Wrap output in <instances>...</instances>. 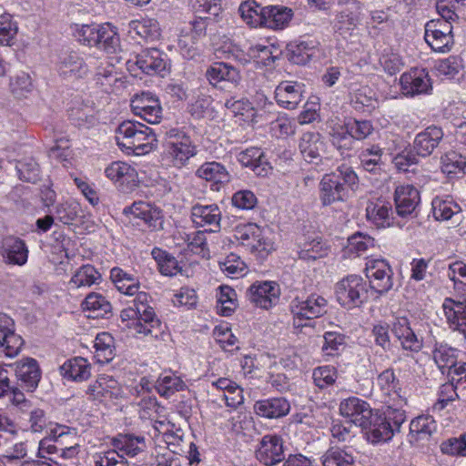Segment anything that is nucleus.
Here are the masks:
<instances>
[{"mask_svg":"<svg viewBox=\"0 0 466 466\" xmlns=\"http://www.w3.org/2000/svg\"><path fill=\"white\" fill-rule=\"evenodd\" d=\"M97 38L96 46L108 53L115 52L119 44V37L109 24L100 25Z\"/></svg>","mask_w":466,"mask_h":466,"instance_id":"nucleus-49","label":"nucleus"},{"mask_svg":"<svg viewBox=\"0 0 466 466\" xmlns=\"http://www.w3.org/2000/svg\"><path fill=\"white\" fill-rule=\"evenodd\" d=\"M258 415L268 419H278L286 416L290 410L289 402L285 398H271L258 400L254 405Z\"/></svg>","mask_w":466,"mask_h":466,"instance_id":"nucleus-29","label":"nucleus"},{"mask_svg":"<svg viewBox=\"0 0 466 466\" xmlns=\"http://www.w3.org/2000/svg\"><path fill=\"white\" fill-rule=\"evenodd\" d=\"M313 55V47L307 42H291L287 46V57L296 65L307 64Z\"/></svg>","mask_w":466,"mask_h":466,"instance_id":"nucleus-46","label":"nucleus"},{"mask_svg":"<svg viewBox=\"0 0 466 466\" xmlns=\"http://www.w3.org/2000/svg\"><path fill=\"white\" fill-rule=\"evenodd\" d=\"M13 366H15V375L21 380L22 386L27 390L33 391L38 386L41 378L37 361L33 358H25Z\"/></svg>","mask_w":466,"mask_h":466,"instance_id":"nucleus-23","label":"nucleus"},{"mask_svg":"<svg viewBox=\"0 0 466 466\" xmlns=\"http://www.w3.org/2000/svg\"><path fill=\"white\" fill-rule=\"evenodd\" d=\"M106 176L119 183L126 189L132 190L138 185V175L135 167L122 161L113 162L105 170Z\"/></svg>","mask_w":466,"mask_h":466,"instance_id":"nucleus-20","label":"nucleus"},{"mask_svg":"<svg viewBox=\"0 0 466 466\" xmlns=\"http://www.w3.org/2000/svg\"><path fill=\"white\" fill-rule=\"evenodd\" d=\"M337 175H324L319 183V199L323 206H329L335 202L344 201L349 192L339 181Z\"/></svg>","mask_w":466,"mask_h":466,"instance_id":"nucleus-21","label":"nucleus"},{"mask_svg":"<svg viewBox=\"0 0 466 466\" xmlns=\"http://www.w3.org/2000/svg\"><path fill=\"white\" fill-rule=\"evenodd\" d=\"M382 150L379 146H371L362 150L360 158L362 167L370 172H376L381 161Z\"/></svg>","mask_w":466,"mask_h":466,"instance_id":"nucleus-61","label":"nucleus"},{"mask_svg":"<svg viewBox=\"0 0 466 466\" xmlns=\"http://www.w3.org/2000/svg\"><path fill=\"white\" fill-rule=\"evenodd\" d=\"M266 6H262L255 0H246L241 3L238 7L243 21L251 27H258L263 25L265 19Z\"/></svg>","mask_w":466,"mask_h":466,"instance_id":"nucleus-38","label":"nucleus"},{"mask_svg":"<svg viewBox=\"0 0 466 466\" xmlns=\"http://www.w3.org/2000/svg\"><path fill=\"white\" fill-rule=\"evenodd\" d=\"M256 458L266 466H272L285 459L283 441L277 435H265L256 450Z\"/></svg>","mask_w":466,"mask_h":466,"instance_id":"nucleus-14","label":"nucleus"},{"mask_svg":"<svg viewBox=\"0 0 466 466\" xmlns=\"http://www.w3.org/2000/svg\"><path fill=\"white\" fill-rule=\"evenodd\" d=\"M354 457L339 448H330L322 456L323 466H350Z\"/></svg>","mask_w":466,"mask_h":466,"instance_id":"nucleus-53","label":"nucleus"},{"mask_svg":"<svg viewBox=\"0 0 466 466\" xmlns=\"http://www.w3.org/2000/svg\"><path fill=\"white\" fill-rule=\"evenodd\" d=\"M361 428L366 431L367 439L372 443L387 441L394 435L390 421L378 411L371 410L368 418L361 421Z\"/></svg>","mask_w":466,"mask_h":466,"instance_id":"nucleus-12","label":"nucleus"},{"mask_svg":"<svg viewBox=\"0 0 466 466\" xmlns=\"http://www.w3.org/2000/svg\"><path fill=\"white\" fill-rule=\"evenodd\" d=\"M264 12L266 17L262 26L271 29H282L293 15L292 10L286 6L268 5Z\"/></svg>","mask_w":466,"mask_h":466,"instance_id":"nucleus-36","label":"nucleus"},{"mask_svg":"<svg viewBox=\"0 0 466 466\" xmlns=\"http://www.w3.org/2000/svg\"><path fill=\"white\" fill-rule=\"evenodd\" d=\"M95 359L99 363H108L114 359L115 348L114 339L107 332H102L96 335L94 341Z\"/></svg>","mask_w":466,"mask_h":466,"instance_id":"nucleus-42","label":"nucleus"},{"mask_svg":"<svg viewBox=\"0 0 466 466\" xmlns=\"http://www.w3.org/2000/svg\"><path fill=\"white\" fill-rule=\"evenodd\" d=\"M114 446L126 455L135 457L146 449V442L144 437L123 435L114 441Z\"/></svg>","mask_w":466,"mask_h":466,"instance_id":"nucleus-45","label":"nucleus"},{"mask_svg":"<svg viewBox=\"0 0 466 466\" xmlns=\"http://www.w3.org/2000/svg\"><path fill=\"white\" fill-rule=\"evenodd\" d=\"M245 249L259 258L267 257L274 249V243L268 237V230L261 228L259 238H254L250 246H247Z\"/></svg>","mask_w":466,"mask_h":466,"instance_id":"nucleus-50","label":"nucleus"},{"mask_svg":"<svg viewBox=\"0 0 466 466\" xmlns=\"http://www.w3.org/2000/svg\"><path fill=\"white\" fill-rule=\"evenodd\" d=\"M23 345V338L15 333L14 319L5 313H0V354L15 358L21 351Z\"/></svg>","mask_w":466,"mask_h":466,"instance_id":"nucleus-8","label":"nucleus"},{"mask_svg":"<svg viewBox=\"0 0 466 466\" xmlns=\"http://www.w3.org/2000/svg\"><path fill=\"white\" fill-rule=\"evenodd\" d=\"M135 65L145 74H161L167 70L166 56L157 48L145 49L136 56Z\"/></svg>","mask_w":466,"mask_h":466,"instance_id":"nucleus-18","label":"nucleus"},{"mask_svg":"<svg viewBox=\"0 0 466 466\" xmlns=\"http://www.w3.org/2000/svg\"><path fill=\"white\" fill-rule=\"evenodd\" d=\"M164 157L173 167H182L198 153L191 137L183 129L170 128L165 133Z\"/></svg>","mask_w":466,"mask_h":466,"instance_id":"nucleus-3","label":"nucleus"},{"mask_svg":"<svg viewBox=\"0 0 466 466\" xmlns=\"http://www.w3.org/2000/svg\"><path fill=\"white\" fill-rule=\"evenodd\" d=\"M261 227L254 223H248L237 226L233 230V237L240 246L246 248L250 246L254 238H259Z\"/></svg>","mask_w":466,"mask_h":466,"instance_id":"nucleus-52","label":"nucleus"},{"mask_svg":"<svg viewBox=\"0 0 466 466\" xmlns=\"http://www.w3.org/2000/svg\"><path fill=\"white\" fill-rule=\"evenodd\" d=\"M299 149L303 158L309 163L320 159L324 150L321 135L319 132L303 133L299 142Z\"/></svg>","mask_w":466,"mask_h":466,"instance_id":"nucleus-27","label":"nucleus"},{"mask_svg":"<svg viewBox=\"0 0 466 466\" xmlns=\"http://www.w3.org/2000/svg\"><path fill=\"white\" fill-rule=\"evenodd\" d=\"M134 29L146 41H154L159 36V26L156 20L144 19L135 22Z\"/></svg>","mask_w":466,"mask_h":466,"instance_id":"nucleus-63","label":"nucleus"},{"mask_svg":"<svg viewBox=\"0 0 466 466\" xmlns=\"http://www.w3.org/2000/svg\"><path fill=\"white\" fill-rule=\"evenodd\" d=\"M123 214L132 215L134 218L142 219L148 228L153 229L162 228L163 216L161 210L152 207L147 202H134L131 206L124 208Z\"/></svg>","mask_w":466,"mask_h":466,"instance_id":"nucleus-19","label":"nucleus"},{"mask_svg":"<svg viewBox=\"0 0 466 466\" xmlns=\"http://www.w3.org/2000/svg\"><path fill=\"white\" fill-rule=\"evenodd\" d=\"M302 86L299 83L281 82L275 90L277 103L286 109H294L302 100Z\"/></svg>","mask_w":466,"mask_h":466,"instance_id":"nucleus-25","label":"nucleus"},{"mask_svg":"<svg viewBox=\"0 0 466 466\" xmlns=\"http://www.w3.org/2000/svg\"><path fill=\"white\" fill-rule=\"evenodd\" d=\"M289 307L293 314V325L299 328L307 325L303 323V320L313 319L324 315L327 312L328 302L323 297L312 294L306 299L295 298Z\"/></svg>","mask_w":466,"mask_h":466,"instance_id":"nucleus-5","label":"nucleus"},{"mask_svg":"<svg viewBox=\"0 0 466 466\" xmlns=\"http://www.w3.org/2000/svg\"><path fill=\"white\" fill-rule=\"evenodd\" d=\"M312 378L315 385L322 390L335 383L338 378V373L334 367L322 366L318 367L313 370Z\"/></svg>","mask_w":466,"mask_h":466,"instance_id":"nucleus-59","label":"nucleus"},{"mask_svg":"<svg viewBox=\"0 0 466 466\" xmlns=\"http://www.w3.org/2000/svg\"><path fill=\"white\" fill-rule=\"evenodd\" d=\"M247 297L256 307L268 309L278 303L279 288L271 281L256 282L248 288Z\"/></svg>","mask_w":466,"mask_h":466,"instance_id":"nucleus-13","label":"nucleus"},{"mask_svg":"<svg viewBox=\"0 0 466 466\" xmlns=\"http://www.w3.org/2000/svg\"><path fill=\"white\" fill-rule=\"evenodd\" d=\"M420 200L418 189L411 185H402L395 189L394 201L396 211L400 217L410 215L419 205Z\"/></svg>","mask_w":466,"mask_h":466,"instance_id":"nucleus-22","label":"nucleus"},{"mask_svg":"<svg viewBox=\"0 0 466 466\" xmlns=\"http://www.w3.org/2000/svg\"><path fill=\"white\" fill-rule=\"evenodd\" d=\"M360 3L349 0L335 15L332 22L333 30L342 36L350 35L360 22Z\"/></svg>","mask_w":466,"mask_h":466,"instance_id":"nucleus-10","label":"nucleus"},{"mask_svg":"<svg viewBox=\"0 0 466 466\" xmlns=\"http://www.w3.org/2000/svg\"><path fill=\"white\" fill-rule=\"evenodd\" d=\"M95 466H128L123 454L116 450H108L93 455Z\"/></svg>","mask_w":466,"mask_h":466,"instance_id":"nucleus-58","label":"nucleus"},{"mask_svg":"<svg viewBox=\"0 0 466 466\" xmlns=\"http://www.w3.org/2000/svg\"><path fill=\"white\" fill-rule=\"evenodd\" d=\"M345 347V336L333 331L324 334V343L322 351L329 356H334L343 350Z\"/></svg>","mask_w":466,"mask_h":466,"instance_id":"nucleus-62","label":"nucleus"},{"mask_svg":"<svg viewBox=\"0 0 466 466\" xmlns=\"http://www.w3.org/2000/svg\"><path fill=\"white\" fill-rule=\"evenodd\" d=\"M2 255L8 263L22 266L27 261L28 250L22 239L9 236L3 239Z\"/></svg>","mask_w":466,"mask_h":466,"instance_id":"nucleus-30","label":"nucleus"},{"mask_svg":"<svg viewBox=\"0 0 466 466\" xmlns=\"http://www.w3.org/2000/svg\"><path fill=\"white\" fill-rule=\"evenodd\" d=\"M366 277L370 288L378 293H385L392 289V269L385 259L370 258L366 262Z\"/></svg>","mask_w":466,"mask_h":466,"instance_id":"nucleus-6","label":"nucleus"},{"mask_svg":"<svg viewBox=\"0 0 466 466\" xmlns=\"http://www.w3.org/2000/svg\"><path fill=\"white\" fill-rule=\"evenodd\" d=\"M466 158L461 154L451 151L441 157V170L449 176H455L464 170Z\"/></svg>","mask_w":466,"mask_h":466,"instance_id":"nucleus-54","label":"nucleus"},{"mask_svg":"<svg viewBox=\"0 0 466 466\" xmlns=\"http://www.w3.org/2000/svg\"><path fill=\"white\" fill-rule=\"evenodd\" d=\"M433 218L438 221L451 219L461 211L460 206L451 199L436 197L431 202Z\"/></svg>","mask_w":466,"mask_h":466,"instance_id":"nucleus-44","label":"nucleus"},{"mask_svg":"<svg viewBox=\"0 0 466 466\" xmlns=\"http://www.w3.org/2000/svg\"><path fill=\"white\" fill-rule=\"evenodd\" d=\"M432 356L435 363L442 373L451 374V368L455 367L457 350L443 343H435Z\"/></svg>","mask_w":466,"mask_h":466,"instance_id":"nucleus-39","label":"nucleus"},{"mask_svg":"<svg viewBox=\"0 0 466 466\" xmlns=\"http://www.w3.org/2000/svg\"><path fill=\"white\" fill-rule=\"evenodd\" d=\"M142 299H146V294H139L136 303V309H130L133 312L132 317L136 319L130 325L137 338H145L147 341L164 340L167 334L161 321L156 318L154 309L145 304Z\"/></svg>","mask_w":466,"mask_h":466,"instance_id":"nucleus-2","label":"nucleus"},{"mask_svg":"<svg viewBox=\"0 0 466 466\" xmlns=\"http://www.w3.org/2000/svg\"><path fill=\"white\" fill-rule=\"evenodd\" d=\"M444 137L441 127L431 126L416 135L413 141V149L422 157L431 156L439 147Z\"/></svg>","mask_w":466,"mask_h":466,"instance_id":"nucleus-16","label":"nucleus"},{"mask_svg":"<svg viewBox=\"0 0 466 466\" xmlns=\"http://www.w3.org/2000/svg\"><path fill=\"white\" fill-rule=\"evenodd\" d=\"M120 394L121 389L117 380L107 375L98 377L86 390L88 399L98 402L116 399Z\"/></svg>","mask_w":466,"mask_h":466,"instance_id":"nucleus-15","label":"nucleus"},{"mask_svg":"<svg viewBox=\"0 0 466 466\" xmlns=\"http://www.w3.org/2000/svg\"><path fill=\"white\" fill-rule=\"evenodd\" d=\"M436 421L432 416L420 415L410 424V432L418 439H428L436 431Z\"/></svg>","mask_w":466,"mask_h":466,"instance_id":"nucleus-47","label":"nucleus"},{"mask_svg":"<svg viewBox=\"0 0 466 466\" xmlns=\"http://www.w3.org/2000/svg\"><path fill=\"white\" fill-rule=\"evenodd\" d=\"M116 144L135 155L149 153L157 142L156 134L151 127L137 121H124L116 128Z\"/></svg>","mask_w":466,"mask_h":466,"instance_id":"nucleus-1","label":"nucleus"},{"mask_svg":"<svg viewBox=\"0 0 466 466\" xmlns=\"http://www.w3.org/2000/svg\"><path fill=\"white\" fill-rule=\"evenodd\" d=\"M452 26L446 21L431 20L425 25L424 38L436 52H446L453 44Z\"/></svg>","mask_w":466,"mask_h":466,"instance_id":"nucleus-7","label":"nucleus"},{"mask_svg":"<svg viewBox=\"0 0 466 466\" xmlns=\"http://www.w3.org/2000/svg\"><path fill=\"white\" fill-rule=\"evenodd\" d=\"M51 432L53 434L55 442L60 446L59 452L61 457L66 459H72L78 454L79 446L77 443L67 446L69 443L67 439H76V432H70L68 428L64 425H57L51 431Z\"/></svg>","mask_w":466,"mask_h":466,"instance_id":"nucleus-37","label":"nucleus"},{"mask_svg":"<svg viewBox=\"0 0 466 466\" xmlns=\"http://www.w3.org/2000/svg\"><path fill=\"white\" fill-rule=\"evenodd\" d=\"M91 64L89 59L85 60L78 53L70 51L60 55L57 70L63 78L76 80L87 76Z\"/></svg>","mask_w":466,"mask_h":466,"instance_id":"nucleus-9","label":"nucleus"},{"mask_svg":"<svg viewBox=\"0 0 466 466\" xmlns=\"http://www.w3.org/2000/svg\"><path fill=\"white\" fill-rule=\"evenodd\" d=\"M153 258L157 263L159 271L166 276H174L179 271L177 259L158 248H155L151 251Z\"/></svg>","mask_w":466,"mask_h":466,"instance_id":"nucleus-48","label":"nucleus"},{"mask_svg":"<svg viewBox=\"0 0 466 466\" xmlns=\"http://www.w3.org/2000/svg\"><path fill=\"white\" fill-rule=\"evenodd\" d=\"M337 301L344 308L360 307L368 299V286L360 276L350 275L336 284Z\"/></svg>","mask_w":466,"mask_h":466,"instance_id":"nucleus-4","label":"nucleus"},{"mask_svg":"<svg viewBox=\"0 0 466 466\" xmlns=\"http://www.w3.org/2000/svg\"><path fill=\"white\" fill-rule=\"evenodd\" d=\"M400 82L406 96L424 94L431 88L428 73L424 69L413 68L402 74Z\"/></svg>","mask_w":466,"mask_h":466,"instance_id":"nucleus-17","label":"nucleus"},{"mask_svg":"<svg viewBox=\"0 0 466 466\" xmlns=\"http://www.w3.org/2000/svg\"><path fill=\"white\" fill-rule=\"evenodd\" d=\"M329 175H337L339 177V181L347 192L354 191L358 187L359 177L353 168L346 164H342L337 169Z\"/></svg>","mask_w":466,"mask_h":466,"instance_id":"nucleus-60","label":"nucleus"},{"mask_svg":"<svg viewBox=\"0 0 466 466\" xmlns=\"http://www.w3.org/2000/svg\"><path fill=\"white\" fill-rule=\"evenodd\" d=\"M450 327L466 337V300L456 302L446 299L442 305Z\"/></svg>","mask_w":466,"mask_h":466,"instance_id":"nucleus-31","label":"nucleus"},{"mask_svg":"<svg viewBox=\"0 0 466 466\" xmlns=\"http://www.w3.org/2000/svg\"><path fill=\"white\" fill-rule=\"evenodd\" d=\"M192 221L198 227L210 226V231L220 228L221 212L217 205H195L191 211Z\"/></svg>","mask_w":466,"mask_h":466,"instance_id":"nucleus-26","label":"nucleus"},{"mask_svg":"<svg viewBox=\"0 0 466 466\" xmlns=\"http://www.w3.org/2000/svg\"><path fill=\"white\" fill-rule=\"evenodd\" d=\"M83 307L85 309L97 312L96 317L104 316L112 309L111 303L104 296L96 292L86 297Z\"/></svg>","mask_w":466,"mask_h":466,"instance_id":"nucleus-57","label":"nucleus"},{"mask_svg":"<svg viewBox=\"0 0 466 466\" xmlns=\"http://www.w3.org/2000/svg\"><path fill=\"white\" fill-rule=\"evenodd\" d=\"M206 76L213 86H217L221 81L236 85L241 78L239 71L236 67L224 62H217L210 66L206 72Z\"/></svg>","mask_w":466,"mask_h":466,"instance_id":"nucleus-33","label":"nucleus"},{"mask_svg":"<svg viewBox=\"0 0 466 466\" xmlns=\"http://www.w3.org/2000/svg\"><path fill=\"white\" fill-rule=\"evenodd\" d=\"M81 211L80 205L74 200H68L56 206V218L66 225H70L78 218Z\"/></svg>","mask_w":466,"mask_h":466,"instance_id":"nucleus-56","label":"nucleus"},{"mask_svg":"<svg viewBox=\"0 0 466 466\" xmlns=\"http://www.w3.org/2000/svg\"><path fill=\"white\" fill-rule=\"evenodd\" d=\"M392 333L400 341L401 346L406 350L418 352L422 348V341L410 327L409 320L406 318H400L393 323Z\"/></svg>","mask_w":466,"mask_h":466,"instance_id":"nucleus-28","label":"nucleus"},{"mask_svg":"<svg viewBox=\"0 0 466 466\" xmlns=\"http://www.w3.org/2000/svg\"><path fill=\"white\" fill-rule=\"evenodd\" d=\"M61 373L72 380H84L90 376V365L84 358H74L61 366Z\"/></svg>","mask_w":466,"mask_h":466,"instance_id":"nucleus-40","label":"nucleus"},{"mask_svg":"<svg viewBox=\"0 0 466 466\" xmlns=\"http://www.w3.org/2000/svg\"><path fill=\"white\" fill-rule=\"evenodd\" d=\"M350 104L357 110L364 108L370 110L375 108L377 100L374 97L373 91L368 86H363L350 95Z\"/></svg>","mask_w":466,"mask_h":466,"instance_id":"nucleus-55","label":"nucleus"},{"mask_svg":"<svg viewBox=\"0 0 466 466\" xmlns=\"http://www.w3.org/2000/svg\"><path fill=\"white\" fill-rule=\"evenodd\" d=\"M185 388V382L173 373L160 375L156 382L157 393L165 398H170L176 392L181 391Z\"/></svg>","mask_w":466,"mask_h":466,"instance_id":"nucleus-43","label":"nucleus"},{"mask_svg":"<svg viewBox=\"0 0 466 466\" xmlns=\"http://www.w3.org/2000/svg\"><path fill=\"white\" fill-rule=\"evenodd\" d=\"M197 176L214 185H223L230 180V175L227 168L218 162H206L196 172Z\"/></svg>","mask_w":466,"mask_h":466,"instance_id":"nucleus-35","label":"nucleus"},{"mask_svg":"<svg viewBox=\"0 0 466 466\" xmlns=\"http://www.w3.org/2000/svg\"><path fill=\"white\" fill-rule=\"evenodd\" d=\"M132 112L149 124L159 123L162 117V107L159 100L151 93L143 92L131 99Z\"/></svg>","mask_w":466,"mask_h":466,"instance_id":"nucleus-11","label":"nucleus"},{"mask_svg":"<svg viewBox=\"0 0 466 466\" xmlns=\"http://www.w3.org/2000/svg\"><path fill=\"white\" fill-rule=\"evenodd\" d=\"M392 215L391 204L383 199L370 201L366 208V217L378 228H385L390 225Z\"/></svg>","mask_w":466,"mask_h":466,"instance_id":"nucleus-34","label":"nucleus"},{"mask_svg":"<svg viewBox=\"0 0 466 466\" xmlns=\"http://www.w3.org/2000/svg\"><path fill=\"white\" fill-rule=\"evenodd\" d=\"M238 160L243 166L250 167L258 176L265 177L271 169L263 151L258 147H250L242 151Z\"/></svg>","mask_w":466,"mask_h":466,"instance_id":"nucleus-32","label":"nucleus"},{"mask_svg":"<svg viewBox=\"0 0 466 466\" xmlns=\"http://www.w3.org/2000/svg\"><path fill=\"white\" fill-rule=\"evenodd\" d=\"M100 273L92 265L82 266L72 277L71 282L76 287H90L100 280Z\"/></svg>","mask_w":466,"mask_h":466,"instance_id":"nucleus-51","label":"nucleus"},{"mask_svg":"<svg viewBox=\"0 0 466 466\" xmlns=\"http://www.w3.org/2000/svg\"><path fill=\"white\" fill-rule=\"evenodd\" d=\"M371 410L366 401L357 397L345 399L339 404L340 415L349 418V420L353 422L355 426L361 427V421L368 418Z\"/></svg>","mask_w":466,"mask_h":466,"instance_id":"nucleus-24","label":"nucleus"},{"mask_svg":"<svg viewBox=\"0 0 466 466\" xmlns=\"http://www.w3.org/2000/svg\"><path fill=\"white\" fill-rule=\"evenodd\" d=\"M110 278L121 293L128 296H133L137 293L139 289L137 279L122 268H113L110 271Z\"/></svg>","mask_w":466,"mask_h":466,"instance_id":"nucleus-41","label":"nucleus"},{"mask_svg":"<svg viewBox=\"0 0 466 466\" xmlns=\"http://www.w3.org/2000/svg\"><path fill=\"white\" fill-rule=\"evenodd\" d=\"M91 109L87 106H73L69 109V118L75 126L79 127H89L95 123V117L90 114Z\"/></svg>","mask_w":466,"mask_h":466,"instance_id":"nucleus-64","label":"nucleus"}]
</instances>
